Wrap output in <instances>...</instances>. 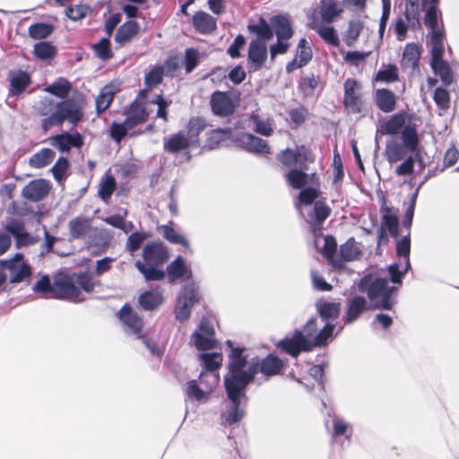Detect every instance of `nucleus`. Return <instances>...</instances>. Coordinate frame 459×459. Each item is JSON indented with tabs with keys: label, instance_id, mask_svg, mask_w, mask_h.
Returning a JSON list of instances; mask_svg holds the SVG:
<instances>
[{
	"label": "nucleus",
	"instance_id": "obj_1",
	"mask_svg": "<svg viewBox=\"0 0 459 459\" xmlns=\"http://www.w3.org/2000/svg\"><path fill=\"white\" fill-rule=\"evenodd\" d=\"M226 344L230 349L228 372L247 386L254 382L258 373L270 377L278 375L283 368L282 360L273 354H268L263 359L255 357L248 361L245 348L234 347L230 340Z\"/></svg>",
	"mask_w": 459,
	"mask_h": 459
},
{
	"label": "nucleus",
	"instance_id": "obj_2",
	"mask_svg": "<svg viewBox=\"0 0 459 459\" xmlns=\"http://www.w3.org/2000/svg\"><path fill=\"white\" fill-rule=\"evenodd\" d=\"M333 339V327L325 325L319 331L317 318L311 316L303 329H296L290 337L280 340L276 346L285 353L297 358L300 352H308L315 348L325 347Z\"/></svg>",
	"mask_w": 459,
	"mask_h": 459
},
{
	"label": "nucleus",
	"instance_id": "obj_3",
	"mask_svg": "<svg viewBox=\"0 0 459 459\" xmlns=\"http://www.w3.org/2000/svg\"><path fill=\"white\" fill-rule=\"evenodd\" d=\"M224 387L228 403L221 414V424L230 426L241 421L245 416V405L248 400L245 385L230 372L224 377Z\"/></svg>",
	"mask_w": 459,
	"mask_h": 459
},
{
	"label": "nucleus",
	"instance_id": "obj_4",
	"mask_svg": "<svg viewBox=\"0 0 459 459\" xmlns=\"http://www.w3.org/2000/svg\"><path fill=\"white\" fill-rule=\"evenodd\" d=\"M358 290L366 293L369 300L377 301L373 308L390 310L394 303L393 296L397 288L389 286L385 278L373 277L371 274H367L359 280Z\"/></svg>",
	"mask_w": 459,
	"mask_h": 459
},
{
	"label": "nucleus",
	"instance_id": "obj_5",
	"mask_svg": "<svg viewBox=\"0 0 459 459\" xmlns=\"http://www.w3.org/2000/svg\"><path fill=\"white\" fill-rule=\"evenodd\" d=\"M85 100L82 98L66 99L58 102L56 110L42 119V128L48 131L54 126H60L67 120L73 125L78 124L83 117Z\"/></svg>",
	"mask_w": 459,
	"mask_h": 459
},
{
	"label": "nucleus",
	"instance_id": "obj_6",
	"mask_svg": "<svg viewBox=\"0 0 459 459\" xmlns=\"http://www.w3.org/2000/svg\"><path fill=\"white\" fill-rule=\"evenodd\" d=\"M419 0H406L404 16L412 28L420 26ZM439 0H421V7L425 12L423 22L428 28L437 26L441 11L438 9Z\"/></svg>",
	"mask_w": 459,
	"mask_h": 459
},
{
	"label": "nucleus",
	"instance_id": "obj_7",
	"mask_svg": "<svg viewBox=\"0 0 459 459\" xmlns=\"http://www.w3.org/2000/svg\"><path fill=\"white\" fill-rule=\"evenodd\" d=\"M201 294L198 287L194 282L184 285L178 293L174 313L179 322L187 320L191 315L193 307L199 302Z\"/></svg>",
	"mask_w": 459,
	"mask_h": 459
},
{
	"label": "nucleus",
	"instance_id": "obj_8",
	"mask_svg": "<svg viewBox=\"0 0 459 459\" xmlns=\"http://www.w3.org/2000/svg\"><path fill=\"white\" fill-rule=\"evenodd\" d=\"M143 122V105L138 101H134L127 112L124 123L113 122L110 130V137L117 143L126 136L127 132L139 124Z\"/></svg>",
	"mask_w": 459,
	"mask_h": 459
},
{
	"label": "nucleus",
	"instance_id": "obj_9",
	"mask_svg": "<svg viewBox=\"0 0 459 459\" xmlns=\"http://www.w3.org/2000/svg\"><path fill=\"white\" fill-rule=\"evenodd\" d=\"M123 332L131 337L142 340L143 321L141 316L134 311L129 303H126L116 314Z\"/></svg>",
	"mask_w": 459,
	"mask_h": 459
},
{
	"label": "nucleus",
	"instance_id": "obj_10",
	"mask_svg": "<svg viewBox=\"0 0 459 459\" xmlns=\"http://www.w3.org/2000/svg\"><path fill=\"white\" fill-rule=\"evenodd\" d=\"M214 335L213 325L207 318L203 317L198 329L193 333L191 341L198 351H210L216 345Z\"/></svg>",
	"mask_w": 459,
	"mask_h": 459
},
{
	"label": "nucleus",
	"instance_id": "obj_11",
	"mask_svg": "<svg viewBox=\"0 0 459 459\" xmlns=\"http://www.w3.org/2000/svg\"><path fill=\"white\" fill-rule=\"evenodd\" d=\"M80 294V289L75 285L70 276L60 273L55 277L53 293L54 298L79 302L82 300L79 299Z\"/></svg>",
	"mask_w": 459,
	"mask_h": 459
},
{
	"label": "nucleus",
	"instance_id": "obj_12",
	"mask_svg": "<svg viewBox=\"0 0 459 459\" xmlns=\"http://www.w3.org/2000/svg\"><path fill=\"white\" fill-rule=\"evenodd\" d=\"M266 44L261 40H251L248 46L247 68L251 72L260 70L267 60Z\"/></svg>",
	"mask_w": 459,
	"mask_h": 459
},
{
	"label": "nucleus",
	"instance_id": "obj_13",
	"mask_svg": "<svg viewBox=\"0 0 459 459\" xmlns=\"http://www.w3.org/2000/svg\"><path fill=\"white\" fill-rule=\"evenodd\" d=\"M212 113L218 117H228L235 112V105L229 92L215 91L210 98Z\"/></svg>",
	"mask_w": 459,
	"mask_h": 459
},
{
	"label": "nucleus",
	"instance_id": "obj_14",
	"mask_svg": "<svg viewBox=\"0 0 459 459\" xmlns=\"http://www.w3.org/2000/svg\"><path fill=\"white\" fill-rule=\"evenodd\" d=\"M49 144L61 152H69L71 148L80 149L83 145V137L80 133H63L51 136L48 139Z\"/></svg>",
	"mask_w": 459,
	"mask_h": 459
},
{
	"label": "nucleus",
	"instance_id": "obj_15",
	"mask_svg": "<svg viewBox=\"0 0 459 459\" xmlns=\"http://www.w3.org/2000/svg\"><path fill=\"white\" fill-rule=\"evenodd\" d=\"M237 143L245 151L254 154L270 153V147L266 141L253 134L242 133L237 137Z\"/></svg>",
	"mask_w": 459,
	"mask_h": 459
},
{
	"label": "nucleus",
	"instance_id": "obj_16",
	"mask_svg": "<svg viewBox=\"0 0 459 459\" xmlns=\"http://www.w3.org/2000/svg\"><path fill=\"white\" fill-rule=\"evenodd\" d=\"M360 88V84L353 79H347L344 82L343 104L350 112L358 114L362 111V101L360 96L356 91Z\"/></svg>",
	"mask_w": 459,
	"mask_h": 459
},
{
	"label": "nucleus",
	"instance_id": "obj_17",
	"mask_svg": "<svg viewBox=\"0 0 459 459\" xmlns=\"http://www.w3.org/2000/svg\"><path fill=\"white\" fill-rule=\"evenodd\" d=\"M368 308L367 299L363 296L355 295L347 300L346 311L342 316L344 325L355 322L359 316Z\"/></svg>",
	"mask_w": 459,
	"mask_h": 459
},
{
	"label": "nucleus",
	"instance_id": "obj_18",
	"mask_svg": "<svg viewBox=\"0 0 459 459\" xmlns=\"http://www.w3.org/2000/svg\"><path fill=\"white\" fill-rule=\"evenodd\" d=\"M4 230L14 238L18 248L36 244L39 240V237L30 235L23 225L17 221L6 224Z\"/></svg>",
	"mask_w": 459,
	"mask_h": 459
},
{
	"label": "nucleus",
	"instance_id": "obj_19",
	"mask_svg": "<svg viewBox=\"0 0 459 459\" xmlns=\"http://www.w3.org/2000/svg\"><path fill=\"white\" fill-rule=\"evenodd\" d=\"M316 311L325 325H330L333 332L335 329L334 321L339 317L341 312L340 302H330L326 300H318L316 303Z\"/></svg>",
	"mask_w": 459,
	"mask_h": 459
},
{
	"label": "nucleus",
	"instance_id": "obj_20",
	"mask_svg": "<svg viewBox=\"0 0 459 459\" xmlns=\"http://www.w3.org/2000/svg\"><path fill=\"white\" fill-rule=\"evenodd\" d=\"M120 86L121 83L118 81H112L100 90L95 100L96 111L98 114L102 113L110 106L115 94L120 91Z\"/></svg>",
	"mask_w": 459,
	"mask_h": 459
},
{
	"label": "nucleus",
	"instance_id": "obj_21",
	"mask_svg": "<svg viewBox=\"0 0 459 459\" xmlns=\"http://www.w3.org/2000/svg\"><path fill=\"white\" fill-rule=\"evenodd\" d=\"M50 190L49 183L45 179L32 180L27 184L22 191V196L31 202H39L48 194Z\"/></svg>",
	"mask_w": 459,
	"mask_h": 459
},
{
	"label": "nucleus",
	"instance_id": "obj_22",
	"mask_svg": "<svg viewBox=\"0 0 459 459\" xmlns=\"http://www.w3.org/2000/svg\"><path fill=\"white\" fill-rule=\"evenodd\" d=\"M22 255L17 254L13 259L7 262L10 271V281L17 283L22 281L31 273L30 266L22 261Z\"/></svg>",
	"mask_w": 459,
	"mask_h": 459
},
{
	"label": "nucleus",
	"instance_id": "obj_23",
	"mask_svg": "<svg viewBox=\"0 0 459 459\" xmlns=\"http://www.w3.org/2000/svg\"><path fill=\"white\" fill-rule=\"evenodd\" d=\"M168 258V250L161 242L145 244V263L162 265Z\"/></svg>",
	"mask_w": 459,
	"mask_h": 459
},
{
	"label": "nucleus",
	"instance_id": "obj_24",
	"mask_svg": "<svg viewBox=\"0 0 459 459\" xmlns=\"http://www.w3.org/2000/svg\"><path fill=\"white\" fill-rule=\"evenodd\" d=\"M193 145L188 142L185 131H179L164 139V150L170 153H178Z\"/></svg>",
	"mask_w": 459,
	"mask_h": 459
},
{
	"label": "nucleus",
	"instance_id": "obj_25",
	"mask_svg": "<svg viewBox=\"0 0 459 459\" xmlns=\"http://www.w3.org/2000/svg\"><path fill=\"white\" fill-rule=\"evenodd\" d=\"M271 25L273 34L275 33L277 39H290L293 35V30L290 20L281 14L274 15L271 18Z\"/></svg>",
	"mask_w": 459,
	"mask_h": 459
},
{
	"label": "nucleus",
	"instance_id": "obj_26",
	"mask_svg": "<svg viewBox=\"0 0 459 459\" xmlns=\"http://www.w3.org/2000/svg\"><path fill=\"white\" fill-rule=\"evenodd\" d=\"M205 118L201 117H191L187 123L186 135L193 147L199 146V135L206 128Z\"/></svg>",
	"mask_w": 459,
	"mask_h": 459
},
{
	"label": "nucleus",
	"instance_id": "obj_27",
	"mask_svg": "<svg viewBox=\"0 0 459 459\" xmlns=\"http://www.w3.org/2000/svg\"><path fill=\"white\" fill-rule=\"evenodd\" d=\"M377 107L384 113H390L395 109V95L387 89H377L375 92Z\"/></svg>",
	"mask_w": 459,
	"mask_h": 459
},
{
	"label": "nucleus",
	"instance_id": "obj_28",
	"mask_svg": "<svg viewBox=\"0 0 459 459\" xmlns=\"http://www.w3.org/2000/svg\"><path fill=\"white\" fill-rule=\"evenodd\" d=\"M8 79L11 85L12 94L22 93L30 83V77L27 72L22 70L10 71Z\"/></svg>",
	"mask_w": 459,
	"mask_h": 459
},
{
	"label": "nucleus",
	"instance_id": "obj_29",
	"mask_svg": "<svg viewBox=\"0 0 459 459\" xmlns=\"http://www.w3.org/2000/svg\"><path fill=\"white\" fill-rule=\"evenodd\" d=\"M194 28L202 34H209L216 29V19L209 13L199 11L193 16Z\"/></svg>",
	"mask_w": 459,
	"mask_h": 459
},
{
	"label": "nucleus",
	"instance_id": "obj_30",
	"mask_svg": "<svg viewBox=\"0 0 459 459\" xmlns=\"http://www.w3.org/2000/svg\"><path fill=\"white\" fill-rule=\"evenodd\" d=\"M247 29L251 33L256 35V39L255 40H261L265 44L273 37L272 25L269 24L263 17L259 18L257 23L248 24Z\"/></svg>",
	"mask_w": 459,
	"mask_h": 459
},
{
	"label": "nucleus",
	"instance_id": "obj_31",
	"mask_svg": "<svg viewBox=\"0 0 459 459\" xmlns=\"http://www.w3.org/2000/svg\"><path fill=\"white\" fill-rule=\"evenodd\" d=\"M91 229V221L85 217H76L68 223L70 237L74 239H81L86 236Z\"/></svg>",
	"mask_w": 459,
	"mask_h": 459
},
{
	"label": "nucleus",
	"instance_id": "obj_32",
	"mask_svg": "<svg viewBox=\"0 0 459 459\" xmlns=\"http://www.w3.org/2000/svg\"><path fill=\"white\" fill-rule=\"evenodd\" d=\"M420 56V51L419 47L414 43H408L405 46L403 57H402V65L407 68H416L418 67L419 59Z\"/></svg>",
	"mask_w": 459,
	"mask_h": 459
},
{
	"label": "nucleus",
	"instance_id": "obj_33",
	"mask_svg": "<svg viewBox=\"0 0 459 459\" xmlns=\"http://www.w3.org/2000/svg\"><path fill=\"white\" fill-rule=\"evenodd\" d=\"M430 66L434 74L440 77V80L445 87H448L453 83L454 73L447 61L430 64Z\"/></svg>",
	"mask_w": 459,
	"mask_h": 459
},
{
	"label": "nucleus",
	"instance_id": "obj_34",
	"mask_svg": "<svg viewBox=\"0 0 459 459\" xmlns=\"http://www.w3.org/2000/svg\"><path fill=\"white\" fill-rule=\"evenodd\" d=\"M55 156L56 152L53 150L49 148H44L39 152L34 153L30 158L29 163L30 167L35 169L45 168L53 161Z\"/></svg>",
	"mask_w": 459,
	"mask_h": 459
},
{
	"label": "nucleus",
	"instance_id": "obj_35",
	"mask_svg": "<svg viewBox=\"0 0 459 459\" xmlns=\"http://www.w3.org/2000/svg\"><path fill=\"white\" fill-rule=\"evenodd\" d=\"M339 254L343 261L350 262L359 258L361 250L354 238H350L340 246Z\"/></svg>",
	"mask_w": 459,
	"mask_h": 459
},
{
	"label": "nucleus",
	"instance_id": "obj_36",
	"mask_svg": "<svg viewBox=\"0 0 459 459\" xmlns=\"http://www.w3.org/2000/svg\"><path fill=\"white\" fill-rule=\"evenodd\" d=\"M187 271L185 259L178 255L167 266V273L169 282H174L183 277Z\"/></svg>",
	"mask_w": 459,
	"mask_h": 459
},
{
	"label": "nucleus",
	"instance_id": "obj_37",
	"mask_svg": "<svg viewBox=\"0 0 459 459\" xmlns=\"http://www.w3.org/2000/svg\"><path fill=\"white\" fill-rule=\"evenodd\" d=\"M405 117L403 113H397L391 117L383 126L382 134L394 135L405 126Z\"/></svg>",
	"mask_w": 459,
	"mask_h": 459
},
{
	"label": "nucleus",
	"instance_id": "obj_38",
	"mask_svg": "<svg viewBox=\"0 0 459 459\" xmlns=\"http://www.w3.org/2000/svg\"><path fill=\"white\" fill-rule=\"evenodd\" d=\"M278 159L286 167L300 164L303 160H310L307 153L302 154L301 152H296L290 149H286L281 152L279 154Z\"/></svg>",
	"mask_w": 459,
	"mask_h": 459
},
{
	"label": "nucleus",
	"instance_id": "obj_39",
	"mask_svg": "<svg viewBox=\"0 0 459 459\" xmlns=\"http://www.w3.org/2000/svg\"><path fill=\"white\" fill-rule=\"evenodd\" d=\"M403 146L410 152H414L419 144L417 130L411 126H405L401 132Z\"/></svg>",
	"mask_w": 459,
	"mask_h": 459
},
{
	"label": "nucleus",
	"instance_id": "obj_40",
	"mask_svg": "<svg viewBox=\"0 0 459 459\" xmlns=\"http://www.w3.org/2000/svg\"><path fill=\"white\" fill-rule=\"evenodd\" d=\"M396 254L404 261L405 264V271H409L411 269L410 263V253H411V236L410 232L407 235L403 236L401 239L396 242Z\"/></svg>",
	"mask_w": 459,
	"mask_h": 459
},
{
	"label": "nucleus",
	"instance_id": "obj_41",
	"mask_svg": "<svg viewBox=\"0 0 459 459\" xmlns=\"http://www.w3.org/2000/svg\"><path fill=\"white\" fill-rule=\"evenodd\" d=\"M398 224V217L393 212L392 208L385 207V212L382 215L381 226H384L390 235L396 238L399 236Z\"/></svg>",
	"mask_w": 459,
	"mask_h": 459
},
{
	"label": "nucleus",
	"instance_id": "obj_42",
	"mask_svg": "<svg viewBox=\"0 0 459 459\" xmlns=\"http://www.w3.org/2000/svg\"><path fill=\"white\" fill-rule=\"evenodd\" d=\"M138 26L136 22L129 21L121 25L115 36V40L119 44H124L130 40L137 33Z\"/></svg>",
	"mask_w": 459,
	"mask_h": 459
},
{
	"label": "nucleus",
	"instance_id": "obj_43",
	"mask_svg": "<svg viewBox=\"0 0 459 459\" xmlns=\"http://www.w3.org/2000/svg\"><path fill=\"white\" fill-rule=\"evenodd\" d=\"M45 91L58 98L65 99L71 91V83L65 78H59L52 84L47 86Z\"/></svg>",
	"mask_w": 459,
	"mask_h": 459
},
{
	"label": "nucleus",
	"instance_id": "obj_44",
	"mask_svg": "<svg viewBox=\"0 0 459 459\" xmlns=\"http://www.w3.org/2000/svg\"><path fill=\"white\" fill-rule=\"evenodd\" d=\"M92 49L95 56L102 61L109 60L113 56L108 37L102 38L99 42L92 45Z\"/></svg>",
	"mask_w": 459,
	"mask_h": 459
},
{
	"label": "nucleus",
	"instance_id": "obj_45",
	"mask_svg": "<svg viewBox=\"0 0 459 459\" xmlns=\"http://www.w3.org/2000/svg\"><path fill=\"white\" fill-rule=\"evenodd\" d=\"M286 179L293 188L301 189L307 184L308 175L302 170L292 169L286 175Z\"/></svg>",
	"mask_w": 459,
	"mask_h": 459
},
{
	"label": "nucleus",
	"instance_id": "obj_46",
	"mask_svg": "<svg viewBox=\"0 0 459 459\" xmlns=\"http://www.w3.org/2000/svg\"><path fill=\"white\" fill-rule=\"evenodd\" d=\"M163 300V292L160 288L145 290V310L157 308Z\"/></svg>",
	"mask_w": 459,
	"mask_h": 459
},
{
	"label": "nucleus",
	"instance_id": "obj_47",
	"mask_svg": "<svg viewBox=\"0 0 459 459\" xmlns=\"http://www.w3.org/2000/svg\"><path fill=\"white\" fill-rule=\"evenodd\" d=\"M404 149L405 148L402 144L396 142L392 141L387 143L385 147V156L387 160L390 163H394L403 160L405 156Z\"/></svg>",
	"mask_w": 459,
	"mask_h": 459
},
{
	"label": "nucleus",
	"instance_id": "obj_48",
	"mask_svg": "<svg viewBox=\"0 0 459 459\" xmlns=\"http://www.w3.org/2000/svg\"><path fill=\"white\" fill-rule=\"evenodd\" d=\"M363 30V23L359 20H351L345 32L344 40L347 46L351 47L359 39Z\"/></svg>",
	"mask_w": 459,
	"mask_h": 459
},
{
	"label": "nucleus",
	"instance_id": "obj_49",
	"mask_svg": "<svg viewBox=\"0 0 459 459\" xmlns=\"http://www.w3.org/2000/svg\"><path fill=\"white\" fill-rule=\"evenodd\" d=\"M162 234L163 237L169 240V242L176 244V245H181L185 248H190V242L188 239L179 234L176 230L169 226H163L162 227Z\"/></svg>",
	"mask_w": 459,
	"mask_h": 459
},
{
	"label": "nucleus",
	"instance_id": "obj_50",
	"mask_svg": "<svg viewBox=\"0 0 459 459\" xmlns=\"http://www.w3.org/2000/svg\"><path fill=\"white\" fill-rule=\"evenodd\" d=\"M200 359L207 371H216L221 366L222 357L221 353H202Z\"/></svg>",
	"mask_w": 459,
	"mask_h": 459
},
{
	"label": "nucleus",
	"instance_id": "obj_51",
	"mask_svg": "<svg viewBox=\"0 0 459 459\" xmlns=\"http://www.w3.org/2000/svg\"><path fill=\"white\" fill-rule=\"evenodd\" d=\"M56 52V48L48 41H40L34 45L33 54L41 60L54 56Z\"/></svg>",
	"mask_w": 459,
	"mask_h": 459
},
{
	"label": "nucleus",
	"instance_id": "obj_52",
	"mask_svg": "<svg viewBox=\"0 0 459 459\" xmlns=\"http://www.w3.org/2000/svg\"><path fill=\"white\" fill-rule=\"evenodd\" d=\"M112 238L111 234L106 229H95L91 236V243L98 247H106Z\"/></svg>",
	"mask_w": 459,
	"mask_h": 459
},
{
	"label": "nucleus",
	"instance_id": "obj_53",
	"mask_svg": "<svg viewBox=\"0 0 459 459\" xmlns=\"http://www.w3.org/2000/svg\"><path fill=\"white\" fill-rule=\"evenodd\" d=\"M228 134V129L218 128L209 131L207 133L206 146L209 149H214L227 138Z\"/></svg>",
	"mask_w": 459,
	"mask_h": 459
},
{
	"label": "nucleus",
	"instance_id": "obj_54",
	"mask_svg": "<svg viewBox=\"0 0 459 459\" xmlns=\"http://www.w3.org/2000/svg\"><path fill=\"white\" fill-rule=\"evenodd\" d=\"M53 27L47 23H34L29 27V35L35 39H41L48 37Z\"/></svg>",
	"mask_w": 459,
	"mask_h": 459
},
{
	"label": "nucleus",
	"instance_id": "obj_55",
	"mask_svg": "<svg viewBox=\"0 0 459 459\" xmlns=\"http://www.w3.org/2000/svg\"><path fill=\"white\" fill-rule=\"evenodd\" d=\"M250 120L255 125V132L264 135V136H270L273 132V126L269 121L262 120L257 114H252L250 117Z\"/></svg>",
	"mask_w": 459,
	"mask_h": 459
},
{
	"label": "nucleus",
	"instance_id": "obj_56",
	"mask_svg": "<svg viewBox=\"0 0 459 459\" xmlns=\"http://www.w3.org/2000/svg\"><path fill=\"white\" fill-rule=\"evenodd\" d=\"M116 187V182L112 176L106 177L100 184L99 196L103 200L107 201L112 195Z\"/></svg>",
	"mask_w": 459,
	"mask_h": 459
},
{
	"label": "nucleus",
	"instance_id": "obj_57",
	"mask_svg": "<svg viewBox=\"0 0 459 459\" xmlns=\"http://www.w3.org/2000/svg\"><path fill=\"white\" fill-rule=\"evenodd\" d=\"M69 169V161L65 157H60L54 166L51 168V172L54 178L61 182L66 177V171Z\"/></svg>",
	"mask_w": 459,
	"mask_h": 459
},
{
	"label": "nucleus",
	"instance_id": "obj_58",
	"mask_svg": "<svg viewBox=\"0 0 459 459\" xmlns=\"http://www.w3.org/2000/svg\"><path fill=\"white\" fill-rule=\"evenodd\" d=\"M433 99L437 106L442 110H447L450 106V96L448 91L444 87L436 88Z\"/></svg>",
	"mask_w": 459,
	"mask_h": 459
},
{
	"label": "nucleus",
	"instance_id": "obj_59",
	"mask_svg": "<svg viewBox=\"0 0 459 459\" xmlns=\"http://www.w3.org/2000/svg\"><path fill=\"white\" fill-rule=\"evenodd\" d=\"M334 437L344 435L346 439H350L352 435L351 427L345 422L342 419L335 417L333 420Z\"/></svg>",
	"mask_w": 459,
	"mask_h": 459
},
{
	"label": "nucleus",
	"instance_id": "obj_60",
	"mask_svg": "<svg viewBox=\"0 0 459 459\" xmlns=\"http://www.w3.org/2000/svg\"><path fill=\"white\" fill-rule=\"evenodd\" d=\"M341 13V10L337 8L336 3L330 1L321 7V17L325 22L331 23L335 17Z\"/></svg>",
	"mask_w": 459,
	"mask_h": 459
},
{
	"label": "nucleus",
	"instance_id": "obj_61",
	"mask_svg": "<svg viewBox=\"0 0 459 459\" xmlns=\"http://www.w3.org/2000/svg\"><path fill=\"white\" fill-rule=\"evenodd\" d=\"M319 36L328 44L338 47L340 44L336 30L332 26L320 27L317 29Z\"/></svg>",
	"mask_w": 459,
	"mask_h": 459
},
{
	"label": "nucleus",
	"instance_id": "obj_62",
	"mask_svg": "<svg viewBox=\"0 0 459 459\" xmlns=\"http://www.w3.org/2000/svg\"><path fill=\"white\" fill-rule=\"evenodd\" d=\"M164 69L161 66L152 68L148 74H145V86L152 88L162 82Z\"/></svg>",
	"mask_w": 459,
	"mask_h": 459
},
{
	"label": "nucleus",
	"instance_id": "obj_63",
	"mask_svg": "<svg viewBox=\"0 0 459 459\" xmlns=\"http://www.w3.org/2000/svg\"><path fill=\"white\" fill-rule=\"evenodd\" d=\"M377 81L394 82L398 80V69L395 65H389L385 69L379 70L376 76Z\"/></svg>",
	"mask_w": 459,
	"mask_h": 459
},
{
	"label": "nucleus",
	"instance_id": "obj_64",
	"mask_svg": "<svg viewBox=\"0 0 459 459\" xmlns=\"http://www.w3.org/2000/svg\"><path fill=\"white\" fill-rule=\"evenodd\" d=\"M76 283L88 293L92 292L96 285L93 276L88 272L78 273L76 275Z\"/></svg>",
	"mask_w": 459,
	"mask_h": 459
}]
</instances>
